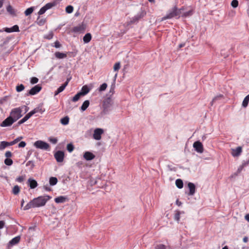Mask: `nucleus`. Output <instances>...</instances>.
Listing matches in <instances>:
<instances>
[{"label":"nucleus","mask_w":249,"mask_h":249,"mask_svg":"<svg viewBox=\"0 0 249 249\" xmlns=\"http://www.w3.org/2000/svg\"><path fill=\"white\" fill-rule=\"evenodd\" d=\"M91 39V35L90 33L86 34L83 37V41L85 43H89Z\"/></svg>","instance_id":"nucleus-25"},{"label":"nucleus","mask_w":249,"mask_h":249,"mask_svg":"<svg viewBox=\"0 0 249 249\" xmlns=\"http://www.w3.org/2000/svg\"><path fill=\"white\" fill-rule=\"evenodd\" d=\"M34 8L33 7H31L27 8L24 12V14L25 16H28L31 14L34 11Z\"/></svg>","instance_id":"nucleus-31"},{"label":"nucleus","mask_w":249,"mask_h":249,"mask_svg":"<svg viewBox=\"0 0 249 249\" xmlns=\"http://www.w3.org/2000/svg\"><path fill=\"white\" fill-rule=\"evenodd\" d=\"M46 11H47V10L46 9V8H45V7L44 6L40 9V10L38 12V14L39 15H41L43 14L44 13H45Z\"/></svg>","instance_id":"nucleus-51"},{"label":"nucleus","mask_w":249,"mask_h":249,"mask_svg":"<svg viewBox=\"0 0 249 249\" xmlns=\"http://www.w3.org/2000/svg\"><path fill=\"white\" fill-rule=\"evenodd\" d=\"M27 166H31V169H33L35 167V164L33 161L29 160L26 163Z\"/></svg>","instance_id":"nucleus-44"},{"label":"nucleus","mask_w":249,"mask_h":249,"mask_svg":"<svg viewBox=\"0 0 249 249\" xmlns=\"http://www.w3.org/2000/svg\"><path fill=\"white\" fill-rule=\"evenodd\" d=\"M11 146L10 142H7L5 141L1 142L0 143V150H3L6 147Z\"/></svg>","instance_id":"nucleus-20"},{"label":"nucleus","mask_w":249,"mask_h":249,"mask_svg":"<svg viewBox=\"0 0 249 249\" xmlns=\"http://www.w3.org/2000/svg\"><path fill=\"white\" fill-rule=\"evenodd\" d=\"M5 222L3 221H0V229L4 227Z\"/></svg>","instance_id":"nucleus-60"},{"label":"nucleus","mask_w":249,"mask_h":249,"mask_svg":"<svg viewBox=\"0 0 249 249\" xmlns=\"http://www.w3.org/2000/svg\"><path fill=\"white\" fill-rule=\"evenodd\" d=\"M20 191V187L18 185H15L12 190V193L14 195H18Z\"/></svg>","instance_id":"nucleus-32"},{"label":"nucleus","mask_w":249,"mask_h":249,"mask_svg":"<svg viewBox=\"0 0 249 249\" xmlns=\"http://www.w3.org/2000/svg\"><path fill=\"white\" fill-rule=\"evenodd\" d=\"M19 31V27L17 25H15L11 28H5L4 29V31L7 33L17 32Z\"/></svg>","instance_id":"nucleus-15"},{"label":"nucleus","mask_w":249,"mask_h":249,"mask_svg":"<svg viewBox=\"0 0 249 249\" xmlns=\"http://www.w3.org/2000/svg\"><path fill=\"white\" fill-rule=\"evenodd\" d=\"M112 101L110 98H108L106 99L103 103V107L104 108V111L106 110H107L108 108L110 107L112 104Z\"/></svg>","instance_id":"nucleus-13"},{"label":"nucleus","mask_w":249,"mask_h":249,"mask_svg":"<svg viewBox=\"0 0 249 249\" xmlns=\"http://www.w3.org/2000/svg\"><path fill=\"white\" fill-rule=\"evenodd\" d=\"M5 156L6 158H9L12 156V153L10 151H6L5 153Z\"/></svg>","instance_id":"nucleus-55"},{"label":"nucleus","mask_w":249,"mask_h":249,"mask_svg":"<svg viewBox=\"0 0 249 249\" xmlns=\"http://www.w3.org/2000/svg\"><path fill=\"white\" fill-rule=\"evenodd\" d=\"M182 9H178L176 6H175L170 11H169L168 13L166 15V16L163 18V19L171 18L175 17L178 16L179 17L180 14H181V10Z\"/></svg>","instance_id":"nucleus-3"},{"label":"nucleus","mask_w":249,"mask_h":249,"mask_svg":"<svg viewBox=\"0 0 249 249\" xmlns=\"http://www.w3.org/2000/svg\"><path fill=\"white\" fill-rule=\"evenodd\" d=\"M146 15V12L142 10L140 12L137 14L135 16L132 18L129 22H128L127 25H129L130 24L136 23L138 22V21L143 18Z\"/></svg>","instance_id":"nucleus-5"},{"label":"nucleus","mask_w":249,"mask_h":249,"mask_svg":"<svg viewBox=\"0 0 249 249\" xmlns=\"http://www.w3.org/2000/svg\"><path fill=\"white\" fill-rule=\"evenodd\" d=\"M51 198V196L46 195L40 196L34 198L30 201L23 208L24 210H27L32 208L40 207L44 206L46 202Z\"/></svg>","instance_id":"nucleus-1"},{"label":"nucleus","mask_w":249,"mask_h":249,"mask_svg":"<svg viewBox=\"0 0 249 249\" xmlns=\"http://www.w3.org/2000/svg\"><path fill=\"white\" fill-rule=\"evenodd\" d=\"M13 163V161L12 160H11L10 158H6L4 160V163L6 165L10 166V165H12Z\"/></svg>","instance_id":"nucleus-37"},{"label":"nucleus","mask_w":249,"mask_h":249,"mask_svg":"<svg viewBox=\"0 0 249 249\" xmlns=\"http://www.w3.org/2000/svg\"><path fill=\"white\" fill-rule=\"evenodd\" d=\"M248 164H249V159L247 161H244V162L242 163V165L244 167L246 166Z\"/></svg>","instance_id":"nucleus-59"},{"label":"nucleus","mask_w":249,"mask_h":249,"mask_svg":"<svg viewBox=\"0 0 249 249\" xmlns=\"http://www.w3.org/2000/svg\"><path fill=\"white\" fill-rule=\"evenodd\" d=\"M25 89V87L23 84L18 85L16 87V90L17 92H21Z\"/></svg>","instance_id":"nucleus-34"},{"label":"nucleus","mask_w":249,"mask_h":249,"mask_svg":"<svg viewBox=\"0 0 249 249\" xmlns=\"http://www.w3.org/2000/svg\"><path fill=\"white\" fill-rule=\"evenodd\" d=\"M58 180L56 177H51L49 179V183L51 185L53 186L56 184Z\"/></svg>","instance_id":"nucleus-27"},{"label":"nucleus","mask_w":249,"mask_h":249,"mask_svg":"<svg viewBox=\"0 0 249 249\" xmlns=\"http://www.w3.org/2000/svg\"><path fill=\"white\" fill-rule=\"evenodd\" d=\"M114 88H115V85H112L111 87V88H110V92H112V93H113L114 92Z\"/></svg>","instance_id":"nucleus-62"},{"label":"nucleus","mask_w":249,"mask_h":249,"mask_svg":"<svg viewBox=\"0 0 249 249\" xmlns=\"http://www.w3.org/2000/svg\"><path fill=\"white\" fill-rule=\"evenodd\" d=\"M55 56L58 59H62L67 57V54L59 52H55L54 53Z\"/></svg>","instance_id":"nucleus-23"},{"label":"nucleus","mask_w":249,"mask_h":249,"mask_svg":"<svg viewBox=\"0 0 249 249\" xmlns=\"http://www.w3.org/2000/svg\"><path fill=\"white\" fill-rule=\"evenodd\" d=\"M89 91V89L87 85H85L83 86L81 89V90L80 92H79L82 96H84L88 93Z\"/></svg>","instance_id":"nucleus-17"},{"label":"nucleus","mask_w":249,"mask_h":249,"mask_svg":"<svg viewBox=\"0 0 249 249\" xmlns=\"http://www.w3.org/2000/svg\"><path fill=\"white\" fill-rule=\"evenodd\" d=\"M82 96L79 92H78L75 96L72 98V101L73 102H76Z\"/></svg>","instance_id":"nucleus-38"},{"label":"nucleus","mask_w":249,"mask_h":249,"mask_svg":"<svg viewBox=\"0 0 249 249\" xmlns=\"http://www.w3.org/2000/svg\"><path fill=\"white\" fill-rule=\"evenodd\" d=\"M28 114L29 115L30 117H31L32 115L35 114V111H34L33 110L31 111H30V112H29L28 113Z\"/></svg>","instance_id":"nucleus-63"},{"label":"nucleus","mask_w":249,"mask_h":249,"mask_svg":"<svg viewBox=\"0 0 249 249\" xmlns=\"http://www.w3.org/2000/svg\"><path fill=\"white\" fill-rule=\"evenodd\" d=\"M231 5L233 8H236L238 5V1L237 0H232Z\"/></svg>","instance_id":"nucleus-46"},{"label":"nucleus","mask_w":249,"mask_h":249,"mask_svg":"<svg viewBox=\"0 0 249 249\" xmlns=\"http://www.w3.org/2000/svg\"><path fill=\"white\" fill-rule=\"evenodd\" d=\"M70 80V78H68L67 79V81L65 82V83L63 84L62 85H61L59 88H58L57 89L58 92H60V93L64 90L66 87L68 85Z\"/></svg>","instance_id":"nucleus-24"},{"label":"nucleus","mask_w":249,"mask_h":249,"mask_svg":"<svg viewBox=\"0 0 249 249\" xmlns=\"http://www.w3.org/2000/svg\"><path fill=\"white\" fill-rule=\"evenodd\" d=\"M41 87L39 85H37L33 87L26 94L27 96L34 95L38 93L41 89Z\"/></svg>","instance_id":"nucleus-6"},{"label":"nucleus","mask_w":249,"mask_h":249,"mask_svg":"<svg viewBox=\"0 0 249 249\" xmlns=\"http://www.w3.org/2000/svg\"><path fill=\"white\" fill-rule=\"evenodd\" d=\"M61 123L63 125H67L69 122V118L68 116H65L60 120Z\"/></svg>","instance_id":"nucleus-29"},{"label":"nucleus","mask_w":249,"mask_h":249,"mask_svg":"<svg viewBox=\"0 0 249 249\" xmlns=\"http://www.w3.org/2000/svg\"><path fill=\"white\" fill-rule=\"evenodd\" d=\"M15 122L14 120L9 116L0 124V126L1 127L10 126Z\"/></svg>","instance_id":"nucleus-8"},{"label":"nucleus","mask_w":249,"mask_h":249,"mask_svg":"<svg viewBox=\"0 0 249 249\" xmlns=\"http://www.w3.org/2000/svg\"><path fill=\"white\" fill-rule=\"evenodd\" d=\"M120 68V63L117 62L115 64L113 67L114 70L115 71H118Z\"/></svg>","instance_id":"nucleus-48"},{"label":"nucleus","mask_w":249,"mask_h":249,"mask_svg":"<svg viewBox=\"0 0 249 249\" xmlns=\"http://www.w3.org/2000/svg\"><path fill=\"white\" fill-rule=\"evenodd\" d=\"M22 139H23V137L22 136H20V137L17 138L14 141L10 142L11 145H14L15 144L17 143L18 142H19Z\"/></svg>","instance_id":"nucleus-36"},{"label":"nucleus","mask_w":249,"mask_h":249,"mask_svg":"<svg viewBox=\"0 0 249 249\" xmlns=\"http://www.w3.org/2000/svg\"><path fill=\"white\" fill-rule=\"evenodd\" d=\"M193 147L195 150L199 153H202L203 152V146L201 142L199 141L195 142L193 143Z\"/></svg>","instance_id":"nucleus-9"},{"label":"nucleus","mask_w":249,"mask_h":249,"mask_svg":"<svg viewBox=\"0 0 249 249\" xmlns=\"http://www.w3.org/2000/svg\"><path fill=\"white\" fill-rule=\"evenodd\" d=\"M49 141L50 142L53 144H56L57 142V139L56 138H53L50 137L49 138Z\"/></svg>","instance_id":"nucleus-47"},{"label":"nucleus","mask_w":249,"mask_h":249,"mask_svg":"<svg viewBox=\"0 0 249 249\" xmlns=\"http://www.w3.org/2000/svg\"><path fill=\"white\" fill-rule=\"evenodd\" d=\"M46 22L45 18H40L39 17L37 18L36 22L39 26L43 25Z\"/></svg>","instance_id":"nucleus-26"},{"label":"nucleus","mask_w":249,"mask_h":249,"mask_svg":"<svg viewBox=\"0 0 249 249\" xmlns=\"http://www.w3.org/2000/svg\"><path fill=\"white\" fill-rule=\"evenodd\" d=\"M223 97V95L222 94H219V95H217L215 97H214L213 99L212 100L211 104V106H213V103L218 100L221 99Z\"/></svg>","instance_id":"nucleus-35"},{"label":"nucleus","mask_w":249,"mask_h":249,"mask_svg":"<svg viewBox=\"0 0 249 249\" xmlns=\"http://www.w3.org/2000/svg\"><path fill=\"white\" fill-rule=\"evenodd\" d=\"M26 142H25L22 141L19 143L18 146V147L23 148L26 146Z\"/></svg>","instance_id":"nucleus-57"},{"label":"nucleus","mask_w":249,"mask_h":249,"mask_svg":"<svg viewBox=\"0 0 249 249\" xmlns=\"http://www.w3.org/2000/svg\"><path fill=\"white\" fill-rule=\"evenodd\" d=\"M53 33L52 32H50L48 34V35H47L45 36V38L48 39H51L53 38Z\"/></svg>","instance_id":"nucleus-53"},{"label":"nucleus","mask_w":249,"mask_h":249,"mask_svg":"<svg viewBox=\"0 0 249 249\" xmlns=\"http://www.w3.org/2000/svg\"><path fill=\"white\" fill-rule=\"evenodd\" d=\"M61 46V44H60V43L58 41H56L54 42V47L56 48H59Z\"/></svg>","instance_id":"nucleus-58"},{"label":"nucleus","mask_w":249,"mask_h":249,"mask_svg":"<svg viewBox=\"0 0 249 249\" xmlns=\"http://www.w3.org/2000/svg\"><path fill=\"white\" fill-rule=\"evenodd\" d=\"M181 213V212H179V211H178L175 216H174V219L175 220L177 221L178 222H179V219H180V214Z\"/></svg>","instance_id":"nucleus-43"},{"label":"nucleus","mask_w":249,"mask_h":249,"mask_svg":"<svg viewBox=\"0 0 249 249\" xmlns=\"http://www.w3.org/2000/svg\"><path fill=\"white\" fill-rule=\"evenodd\" d=\"M7 11L12 16H16V12L14 9L11 6L9 5L6 8Z\"/></svg>","instance_id":"nucleus-21"},{"label":"nucleus","mask_w":249,"mask_h":249,"mask_svg":"<svg viewBox=\"0 0 249 249\" xmlns=\"http://www.w3.org/2000/svg\"><path fill=\"white\" fill-rule=\"evenodd\" d=\"M85 159L87 160H90L95 158V155L90 152H86L83 156Z\"/></svg>","instance_id":"nucleus-14"},{"label":"nucleus","mask_w":249,"mask_h":249,"mask_svg":"<svg viewBox=\"0 0 249 249\" xmlns=\"http://www.w3.org/2000/svg\"><path fill=\"white\" fill-rule=\"evenodd\" d=\"M44 109H42V108L38 107L35 108L33 111H35V114L37 112H40V113H42L44 111Z\"/></svg>","instance_id":"nucleus-45"},{"label":"nucleus","mask_w":249,"mask_h":249,"mask_svg":"<svg viewBox=\"0 0 249 249\" xmlns=\"http://www.w3.org/2000/svg\"><path fill=\"white\" fill-rule=\"evenodd\" d=\"M54 156L58 162H61L64 160V153L62 151H58L54 154Z\"/></svg>","instance_id":"nucleus-10"},{"label":"nucleus","mask_w":249,"mask_h":249,"mask_svg":"<svg viewBox=\"0 0 249 249\" xmlns=\"http://www.w3.org/2000/svg\"><path fill=\"white\" fill-rule=\"evenodd\" d=\"M23 123H24L23 122V121H22L21 120H20V121H19L18 122L17 124L16 125H15V127L18 126H19V125H20V124H22Z\"/></svg>","instance_id":"nucleus-61"},{"label":"nucleus","mask_w":249,"mask_h":249,"mask_svg":"<svg viewBox=\"0 0 249 249\" xmlns=\"http://www.w3.org/2000/svg\"><path fill=\"white\" fill-rule=\"evenodd\" d=\"M38 79L36 77H32L31 79V81H30V82L31 84H36L38 82Z\"/></svg>","instance_id":"nucleus-50"},{"label":"nucleus","mask_w":249,"mask_h":249,"mask_svg":"<svg viewBox=\"0 0 249 249\" xmlns=\"http://www.w3.org/2000/svg\"><path fill=\"white\" fill-rule=\"evenodd\" d=\"M242 151V148L241 146H238L236 147L235 149H231V155L234 157H239Z\"/></svg>","instance_id":"nucleus-11"},{"label":"nucleus","mask_w":249,"mask_h":249,"mask_svg":"<svg viewBox=\"0 0 249 249\" xmlns=\"http://www.w3.org/2000/svg\"><path fill=\"white\" fill-rule=\"evenodd\" d=\"M107 84L106 83H105L102 84L100 86V88L99 89V90L100 91H102L105 90L107 88Z\"/></svg>","instance_id":"nucleus-42"},{"label":"nucleus","mask_w":249,"mask_h":249,"mask_svg":"<svg viewBox=\"0 0 249 249\" xmlns=\"http://www.w3.org/2000/svg\"><path fill=\"white\" fill-rule=\"evenodd\" d=\"M104 133V130L102 128H96L93 133V137L96 140H100L101 139V135Z\"/></svg>","instance_id":"nucleus-7"},{"label":"nucleus","mask_w":249,"mask_h":249,"mask_svg":"<svg viewBox=\"0 0 249 249\" xmlns=\"http://www.w3.org/2000/svg\"><path fill=\"white\" fill-rule=\"evenodd\" d=\"M188 186L189 189V193H188V195H194L196 192V186L195 184L193 183L189 182L188 184Z\"/></svg>","instance_id":"nucleus-12"},{"label":"nucleus","mask_w":249,"mask_h":249,"mask_svg":"<svg viewBox=\"0 0 249 249\" xmlns=\"http://www.w3.org/2000/svg\"><path fill=\"white\" fill-rule=\"evenodd\" d=\"M176 204L177 205H178V206H181V205L182 204V203L180 202V201H179V200L178 199L176 201Z\"/></svg>","instance_id":"nucleus-64"},{"label":"nucleus","mask_w":249,"mask_h":249,"mask_svg":"<svg viewBox=\"0 0 249 249\" xmlns=\"http://www.w3.org/2000/svg\"><path fill=\"white\" fill-rule=\"evenodd\" d=\"M23 108H25V112L27 111V107L25 106L19 107L15 108L11 110L9 116L12 118L15 122H16L22 116L21 113L22 109Z\"/></svg>","instance_id":"nucleus-2"},{"label":"nucleus","mask_w":249,"mask_h":249,"mask_svg":"<svg viewBox=\"0 0 249 249\" xmlns=\"http://www.w3.org/2000/svg\"><path fill=\"white\" fill-rule=\"evenodd\" d=\"M155 249H166V247L164 245L160 244L156 247Z\"/></svg>","instance_id":"nucleus-52"},{"label":"nucleus","mask_w":249,"mask_h":249,"mask_svg":"<svg viewBox=\"0 0 249 249\" xmlns=\"http://www.w3.org/2000/svg\"><path fill=\"white\" fill-rule=\"evenodd\" d=\"M67 197L64 196H60L55 198L54 201L57 203H64L66 201Z\"/></svg>","instance_id":"nucleus-19"},{"label":"nucleus","mask_w":249,"mask_h":249,"mask_svg":"<svg viewBox=\"0 0 249 249\" xmlns=\"http://www.w3.org/2000/svg\"><path fill=\"white\" fill-rule=\"evenodd\" d=\"M82 28L80 26L74 27L73 28V31L74 32H79L81 31Z\"/></svg>","instance_id":"nucleus-54"},{"label":"nucleus","mask_w":249,"mask_h":249,"mask_svg":"<svg viewBox=\"0 0 249 249\" xmlns=\"http://www.w3.org/2000/svg\"><path fill=\"white\" fill-rule=\"evenodd\" d=\"M176 185L178 188H182L183 186V183L182 180L181 179H177L176 180Z\"/></svg>","instance_id":"nucleus-28"},{"label":"nucleus","mask_w":249,"mask_h":249,"mask_svg":"<svg viewBox=\"0 0 249 249\" xmlns=\"http://www.w3.org/2000/svg\"><path fill=\"white\" fill-rule=\"evenodd\" d=\"M28 182L29 183V185L31 189H34L37 186V181L31 178H29L28 180Z\"/></svg>","instance_id":"nucleus-16"},{"label":"nucleus","mask_w":249,"mask_h":249,"mask_svg":"<svg viewBox=\"0 0 249 249\" xmlns=\"http://www.w3.org/2000/svg\"><path fill=\"white\" fill-rule=\"evenodd\" d=\"M73 7L71 5H69L66 8V12L68 14H71L73 12Z\"/></svg>","instance_id":"nucleus-39"},{"label":"nucleus","mask_w":249,"mask_h":249,"mask_svg":"<svg viewBox=\"0 0 249 249\" xmlns=\"http://www.w3.org/2000/svg\"><path fill=\"white\" fill-rule=\"evenodd\" d=\"M67 149L69 152H71L74 149V146L72 143H69L67 145Z\"/></svg>","instance_id":"nucleus-40"},{"label":"nucleus","mask_w":249,"mask_h":249,"mask_svg":"<svg viewBox=\"0 0 249 249\" xmlns=\"http://www.w3.org/2000/svg\"><path fill=\"white\" fill-rule=\"evenodd\" d=\"M24 177L23 176H19L16 178V180L17 181L21 182L24 180Z\"/></svg>","instance_id":"nucleus-56"},{"label":"nucleus","mask_w":249,"mask_h":249,"mask_svg":"<svg viewBox=\"0 0 249 249\" xmlns=\"http://www.w3.org/2000/svg\"><path fill=\"white\" fill-rule=\"evenodd\" d=\"M89 105V100H86L83 103L82 106L80 107L81 111H84L87 109Z\"/></svg>","instance_id":"nucleus-22"},{"label":"nucleus","mask_w":249,"mask_h":249,"mask_svg":"<svg viewBox=\"0 0 249 249\" xmlns=\"http://www.w3.org/2000/svg\"><path fill=\"white\" fill-rule=\"evenodd\" d=\"M249 102V97H248L247 96H246L242 102V107L244 108L247 107L248 105Z\"/></svg>","instance_id":"nucleus-30"},{"label":"nucleus","mask_w":249,"mask_h":249,"mask_svg":"<svg viewBox=\"0 0 249 249\" xmlns=\"http://www.w3.org/2000/svg\"><path fill=\"white\" fill-rule=\"evenodd\" d=\"M34 145L36 148L44 150H47L50 148V145L48 143L41 140L36 141L34 143Z\"/></svg>","instance_id":"nucleus-4"},{"label":"nucleus","mask_w":249,"mask_h":249,"mask_svg":"<svg viewBox=\"0 0 249 249\" xmlns=\"http://www.w3.org/2000/svg\"><path fill=\"white\" fill-rule=\"evenodd\" d=\"M244 166L242 164L237 169L236 173H234V174L231 176V177H233V176H237L243 170Z\"/></svg>","instance_id":"nucleus-41"},{"label":"nucleus","mask_w":249,"mask_h":249,"mask_svg":"<svg viewBox=\"0 0 249 249\" xmlns=\"http://www.w3.org/2000/svg\"><path fill=\"white\" fill-rule=\"evenodd\" d=\"M192 14H193V11L190 10L186 12H185L183 15V17H189V16H191Z\"/></svg>","instance_id":"nucleus-49"},{"label":"nucleus","mask_w":249,"mask_h":249,"mask_svg":"<svg viewBox=\"0 0 249 249\" xmlns=\"http://www.w3.org/2000/svg\"><path fill=\"white\" fill-rule=\"evenodd\" d=\"M20 239V237L19 236H16L10 241L9 244L11 246L15 245L19 242Z\"/></svg>","instance_id":"nucleus-18"},{"label":"nucleus","mask_w":249,"mask_h":249,"mask_svg":"<svg viewBox=\"0 0 249 249\" xmlns=\"http://www.w3.org/2000/svg\"><path fill=\"white\" fill-rule=\"evenodd\" d=\"M55 5H56V2H49V3H47L44 6V7L46 8V9L47 10L51 8L53 6H54Z\"/></svg>","instance_id":"nucleus-33"}]
</instances>
